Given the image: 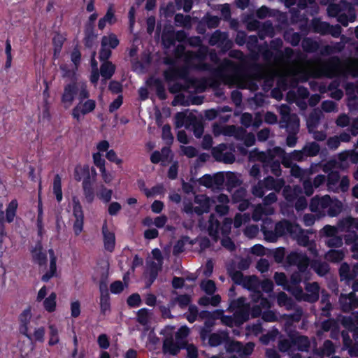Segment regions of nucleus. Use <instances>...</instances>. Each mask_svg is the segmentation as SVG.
<instances>
[{
  "instance_id": "obj_1",
  "label": "nucleus",
  "mask_w": 358,
  "mask_h": 358,
  "mask_svg": "<svg viewBox=\"0 0 358 358\" xmlns=\"http://www.w3.org/2000/svg\"><path fill=\"white\" fill-rule=\"evenodd\" d=\"M287 260L289 264L296 265L299 271L291 276L290 284L292 285L287 283L286 276L282 273H276L274 279L278 285L283 286L284 289L292 292L303 279L308 280L309 278V273L306 272L309 260L304 254L297 252H291L287 256Z\"/></svg>"
},
{
  "instance_id": "obj_2",
  "label": "nucleus",
  "mask_w": 358,
  "mask_h": 358,
  "mask_svg": "<svg viewBox=\"0 0 358 358\" xmlns=\"http://www.w3.org/2000/svg\"><path fill=\"white\" fill-rule=\"evenodd\" d=\"M229 308L234 312V317L224 316L223 311L221 310H217L213 313L202 311L199 314V317L201 318L220 317L222 322L229 327L241 325L248 320L251 308L250 305L245 302V298H239L234 301Z\"/></svg>"
},
{
  "instance_id": "obj_3",
  "label": "nucleus",
  "mask_w": 358,
  "mask_h": 358,
  "mask_svg": "<svg viewBox=\"0 0 358 358\" xmlns=\"http://www.w3.org/2000/svg\"><path fill=\"white\" fill-rule=\"evenodd\" d=\"M268 222H270V221L268 220H266L262 227V231H263L266 241L269 242H275L278 236L289 234L294 238L296 239L300 245H307V237L303 234V231L298 224H292L287 221H282L276 224L275 232H273L267 230L266 224Z\"/></svg>"
},
{
  "instance_id": "obj_4",
  "label": "nucleus",
  "mask_w": 358,
  "mask_h": 358,
  "mask_svg": "<svg viewBox=\"0 0 358 358\" xmlns=\"http://www.w3.org/2000/svg\"><path fill=\"white\" fill-rule=\"evenodd\" d=\"M234 279L236 282L242 284L243 287L250 290H255L256 288L259 286L257 278L254 276L243 277L241 273H236L234 276ZM252 299L255 303L259 302V306L252 308L251 314L253 317L259 316L262 309H266L271 307L270 302L268 299L261 297L259 291H254L252 294Z\"/></svg>"
},
{
  "instance_id": "obj_5",
  "label": "nucleus",
  "mask_w": 358,
  "mask_h": 358,
  "mask_svg": "<svg viewBox=\"0 0 358 358\" xmlns=\"http://www.w3.org/2000/svg\"><path fill=\"white\" fill-rule=\"evenodd\" d=\"M31 255L34 260L39 265L46 264L48 259H49V268L42 275V280L44 282L49 281L52 278L57 275L56 262L57 255L52 249L48 250L46 252L43 251L41 243H37L31 250Z\"/></svg>"
},
{
  "instance_id": "obj_6",
  "label": "nucleus",
  "mask_w": 358,
  "mask_h": 358,
  "mask_svg": "<svg viewBox=\"0 0 358 358\" xmlns=\"http://www.w3.org/2000/svg\"><path fill=\"white\" fill-rule=\"evenodd\" d=\"M341 73H349L353 76H358V61L350 60L344 64L340 62L328 64L323 69L314 71L311 73L313 76L324 75L334 76Z\"/></svg>"
},
{
  "instance_id": "obj_7",
  "label": "nucleus",
  "mask_w": 358,
  "mask_h": 358,
  "mask_svg": "<svg viewBox=\"0 0 358 358\" xmlns=\"http://www.w3.org/2000/svg\"><path fill=\"white\" fill-rule=\"evenodd\" d=\"M213 205V200L206 195H197L194 198V203L186 202L184 203V211L187 214L196 213L201 215L208 213Z\"/></svg>"
},
{
  "instance_id": "obj_8",
  "label": "nucleus",
  "mask_w": 358,
  "mask_h": 358,
  "mask_svg": "<svg viewBox=\"0 0 358 358\" xmlns=\"http://www.w3.org/2000/svg\"><path fill=\"white\" fill-rule=\"evenodd\" d=\"M306 293L304 294L300 287H296L292 291V294L298 300L314 302L318 299L319 286L317 283L313 282L308 284L306 287Z\"/></svg>"
},
{
  "instance_id": "obj_9",
  "label": "nucleus",
  "mask_w": 358,
  "mask_h": 358,
  "mask_svg": "<svg viewBox=\"0 0 358 358\" xmlns=\"http://www.w3.org/2000/svg\"><path fill=\"white\" fill-rule=\"evenodd\" d=\"M119 44V40L114 34H109L102 37L101 48L99 53L101 60L108 59L111 55V49L115 48Z\"/></svg>"
},
{
  "instance_id": "obj_10",
  "label": "nucleus",
  "mask_w": 358,
  "mask_h": 358,
  "mask_svg": "<svg viewBox=\"0 0 358 358\" xmlns=\"http://www.w3.org/2000/svg\"><path fill=\"white\" fill-rule=\"evenodd\" d=\"M31 317L32 314L29 308L24 310L19 317V331L27 338L31 336V332L34 328L33 324L36 323L34 320H31Z\"/></svg>"
},
{
  "instance_id": "obj_11",
  "label": "nucleus",
  "mask_w": 358,
  "mask_h": 358,
  "mask_svg": "<svg viewBox=\"0 0 358 358\" xmlns=\"http://www.w3.org/2000/svg\"><path fill=\"white\" fill-rule=\"evenodd\" d=\"M301 189L299 187H295L292 188L291 187H286L283 190V194L287 201H293L295 199L298 198V200L295 204L296 210H300L304 209L307 206L306 199L303 196H300Z\"/></svg>"
},
{
  "instance_id": "obj_12",
  "label": "nucleus",
  "mask_w": 358,
  "mask_h": 358,
  "mask_svg": "<svg viewBox=\"0 0 358 358\" xmlns=\"http://www.w3.org/2000/svg\"><path fill=\"white\" fill-rule=\"evenodd\" d=\"M276 201V195L275 193H270L264 199V206L262 205L258 206L254 210L252 219L255 221H259L262 219V215H269L273 213V209L268 206L269 204Z\"/></svg>"
},
{
  "instance_id": "obj_13",
  "label": "nucleus",
  "mask_w": 358,
  "mask_h": 358,
  "mask_svg": "<svg viewBox=\"0 0 358 358\" xmlns=\"http://www.w3.org/2000/svg\"><path fill=\"white\" fill-rule=\"evenodd\" d=\"M284 182L281 180H275L273 178H267L263 183H259L257 186L254 187L252 193L255 196L261 197L264 195V192L263 189L264 186L267 189L275 190H280L283 185Z\"/></svg>"
},
{
  "instance_id": "obj_14",
  "label": "nucleus",
  "mask_w": 358,
  "mask_h": 358,
  "mask_svg": "<svg viewBox=\"0 0 358 358\" xmlns=\"http://www.w3.org/2000/svg\"><path fill=\"white\" fill-rule=\"evenodd\" d=\"M330 202V196L325 195L322 197L315 196L312 199L310 209L317 213L320 217L327 215L328 204Z\"/></svg>"
},
{
  "instance_id": "obj_15",
  "label": "nucleus",
  "mask_w": 358,
  "mask_h": 358,
  "mask_svg": "<svg viewBox=\"0 0 358 358\" xmlns=\"http://www.w3.org/2000/svg\"><path fill=\"white\" fill-rule=\"evenodd\" d=\"M271 153L272 157L279 156L282 159V164L287 167H291V174L296 178H303L306 171L301 170L298 166H292L287 157L285 156L284 150L279 147L275 148Z\"/></svg>"
},
{
  "instance_id": "obj_16",
  "label": "nucleus",
  "mask_w": 358,
  "mask_h": 358,
  "mask_svg": "<svg viewBox=\"0 0 358 358\" xmlns=\"http://www.w3.org/2000/svg\"><path fill=\"white\" fill-rule=\"evenodd\" d=\"M151 275L153 278L162 268L163 263V257L161 251L159 249H154L152 251V257H150L147 262Z\"/></svg>"
},
{
  "instance_id": "obj_17",
  "label": "nucleus",
  "mask_w": 358,
  "mask_h": 358,
  "mask_svg": "<svg viewBox=\"0 0 358 358\" xmlns=\"http://www.w3.org/2000/svg\"><path fill=\"white\" fill-rule=\"evenodd\" d=\"M212 154L215 159L224 163H232L234 161V155L231 151H227V145L220 144L213 149Z\"/></svg>"
},
{
  "instance_id": "obj_18",
  "label": "nucleus",
  "mask_w": 358,
  "mask_h": 358,
  "mask_svg": "<svg viewBox=\"0 0 358 358\" xmlns=\"http://www.w3.org/2000/svg\"><path fill=\"white\" fill-rule=\"evenodd\" d=\"M96 106V103L94 100L89 99L82 103L80 101L79 103L73 109L72 116L77 120H80V117L87 113L94 110Z\"/></svg>"
},
{
  "instance_id": "obj_19",
  "label": "nucleus",
  "mask_w": 358,
  "mask_h": 358,
  "mask_svg": "<svg viewBox=\"0 0 358 358\" xmlns=\"http://www.w3.org/2000/svg\"><path fill=\"white\" fill-rule=\"evenodd\" d=\"M186 92H188L187 95L184 93L178 94L172 101V104L173 106H189L190 104L199 105L202 103V99L200 97H192L189 91Z\"/></svg>"
},
{
  "instance_id": "obj_20",
  "label": "nucleus",
  "mask_w": 358,
  "mask_h": 358,
  "mask_svg": "<svg viewBox=\"0 0 358 358\" xmlns=\"http://www.w3.org/2000/svg\"><path fill=\"white\" fill-rule=\"evenodd\" d=\"M253 349L254 344L252 343H248L245 346H243L239 342L232 341L227 346V350L237 352L241 357L250 355Z\"/></svg>"
},
{
  "instance_id": "obj_21",
  "label": "nucleus",
  "mask_w": 358,
  "mask_h": 358,
  "mask_svg": "<svg viewBox=\"0 0 358 358\" xmlns=\"http://www.w3.org/2000/svg\"><path fill=\"white\" fill-rule=\"evenodd\" d=\"M87 96L85 91H64L62 95V103L64 107L69 108L76 98L83 100Z\"/></svg>"
},
{
  "instance_id": "obj_22",
  "label": "nucleus",
  "mask_w": 358,
  "mask_h": 358,
  "mask_svg": "<svg viewBox=\"0 0 358 358\" xmlns=\"http://www.w3.org/2000/svg\"><path fill=\"white\" fill-rule=\"evenodd\" d=\"M104 248L109 252L113 251L115 245V236L113 231H110L105 222L102 227Z\"/></svg>"
},
{
  "instance_id": "obj_23",
  "label": "nucleus",
  "mask_w": 358,
  "mask_h": 358,
  "mask_svg": "<svg viewBox=\"0 0 358 358\" xmlns=\"http://www.w3.org/2000/svg\"><path fill=\"white\" fill-rule=\"evenodd\" d=\"M320 151V147L316 143H310L306 145L301 152L294 151L292 157L294 159L301 160L302 155L315 156Z\"/></svg>"
},
{
  "instance_id": "obj_24",
  "label": "nucleus",
  "mask_w": 358,
  "mask_h": 358,
  "mask_svg": "<svg viewBox=\"0 0 358 358\" xmlns=\"http://www.w3.org/2000/svg\"><path fill=\"white\" fill-rule=\"evenodd\" d=\"M287 109L286 107H283L281 109L282 121L286 123L285 127L292 130L297 129L299 127V120L297 115L288 113Z\"/></svg>"
},
{
  "instance_id": "obj_25",
  "label": "nucleus",
  "mask_w": 358,
  "mask_h": 358,
  "mask_svg": "<svg viewBox=\"0 0 358 358\" xmlns=\"http://www.w3.org/2000/svg\"><path fill=\"white\" fill-rule=\"evenodd\" d=\"M229 198L227 195L221 194L215 197V200H213V203H215V210L220 215H225L229 211Z\"/></svg>"
},
{
  "instance_id": "obj_26",
  "label": "nucleus",
  "mask_w": 358,
  "mask_h": 358,
  "mask_svg": "<svg viewBox=\"0 0 358 358\" xmlns=\"http://www.w3.org/2000/svg\"><path fill=\"white\" fill-rule=\"evenodd\" d=\"M340 303L344 311H349L358 306V299H355V294L351 292L348 295H341Z\"/></svg>"
},
{
  "instance_id": "obj_27",
  "label": "nucleus",
  "mask_w": 358,
  "mask_h": 358,
  "mask_svg": "<svg viewBox=\"0 0 358 358\" xmlns=\"http://www.w3.org/2000/svg\"><path fill=\"white\" fill-rule=\"evenodd\" d=\"M245 196V191L243 189H238L233 196L234 202L239 203L238 208L241 211L246 210L249 206L248 201L243 199Z\"/></svg>"
},
{
  "instance_id": "obj_28",
  "label": "nucleus",
  "mask_w": 358,
  "mask_h": 358,
  "mask_svg": "<svg viewBox=\"0 0 358 358\" xmlns=\"http://www.w3.org/2000/svg\"><path fill=\"white\" fill-rule=\"evenodd\" d=\"M43 306L44 309L48 313H53L57 309V294L55 292H52L43 301Z\"/></svg>"
},
{
  "instance_id": "obj_29",
  "label": "nucleus",
  "mask_w": 358,
  "mask_h": 358,
  "mask_svg": "<svg viewBox=\"0 0 358 358\" xmlns=\"http://www.w3.org/2000/svg\"><path fill=\"white\" fill-rule=\"evenodd\" d=\"M343 209L342 203L337 199H332L330 198L329 204H328L327 214L330 217H335L338 215Z\"/></svg>"
},
{
  "instance_id": "obj_30",
  "label": "nucleus",
  "mask_w": 358,
  "mask_h": 358,
  "mask_svg": "<svg viewBox=\"0 0 358 358\" xmlns=\"http://www.w3.org/2000/svg\"><path fill=\"white\" fill-rule=\"evenodd\" d=\"M18 206L17 200H12L6 209V220L8 222H12L16 215V210Z\"/></svg>"
},
{
  "instance_id": "obj_31",
  "label": "nucleus",
  "mask_w": 358,
  "mask_h": 358,
  "mask_svg": "<svg viewBox=\"0 0 358 358\" xmlns=\"http://www.w3.org/2000/svg\"><path fill=\"white\" fill-rule=\"evenodd\" d=\"M355 219L347 217L338 222V228L341 231H350L355 228Z\"/></svg>"
},
{
  "instance_id": "obj_32",
  "label": "nucleus",
  "mask_w": 358,
  "mask_h": 358,
  "mask_svg": "<svg viewBox=\"0 0 358 358\" xmlns=\"http://www.w3.org/2000/svg\"><path fill=\"white\" fill-rule=\"evenodd\" d=\"M208 230L209 235L215 240H217L219 235V223L213 215H211L210 217Z\"/></svg>"
},
{
  "instance_id": "obj_33",
  "label": "nucleus",
  "mask_w": 358,
  "mask_h": 358,
  "mask_svg": "<svg viewBox=\"0 0 358 358\" xmlns=\"http://www.w3.org/2000/svg\"><path fill=\"white\" fill-rule=\"evenodd\" d=\"M115 20H116L114 15V12L112 9L110 8L107 11L106 15L99 20L98 24L99 28L100 29H103L106 26V24H112L115 23Z\"/></svg>"
},
{
  "instance_id": "obj_34",
  "label": "nucleus",
  "mask_w": 358,
  "mask_h": 358,
  "mask_svg": "<svg viewBox=\"0 0 358 358\" xmlns=\"http://www.w3.org/2000/svg\"><path fill=\"white\" fill-rule=\"evenodd\" d=\"M49 341L48 344L50 345H55L59 341V331L57 327L52 324H49Z\"/></svg>"
},
{
  "instance_id": "obj_35",
  "label": "nucleus",
  "mask_w": 358,
  "mask_h": 358,
  "mask_svg": "<svg viewBox=\"0 0 358 358\" xmlns=\"http://www.w3.org/2000/svg\"><path fill=\"white\" fill-rule=\"evenodd\" d=\"M45 336V329L43 327H34L31 332V336L27 337L30 341L43 342Z\"/></svg>"
},
{
  "instance_id": "obj_36",
  "label": "nucleus",
  "mask_w": 358,
  "mask_h": 358,
  "mask_svg": "<svg viewBox=\"0 0 358 358\" xmlns=\"http://www.w3.org/2000/svg\"><path fill=\"white\" fill-rule=\"evenodd\" d=\"M115 71V66L109 62H104L101 66V75L105 79L110 78Z\"/></svg>"
},
{
  "instance_id": "obj_37",
  "label": "nucleus",
  "mask_w": 358,
  "mask_h": 358,
  "mask_svg": "<svg viewBox=\"0 0 358 358\" xmlns=\"http://www.w3.org/2000/svg\"><path fill=\"white\" fill-rule=\"evenodd\" d=\"M52 189L57 201H61L62 200V181L59 175L55 176L54 178Z\"/></svg>"
},
{
  "instance_id": "obj_38",
  "label": "nucleus",
  "mask_w": 358,
  "mask_h": 358,
  "mask_svg": "<svg viewBox=\"0 0 358 358\" xmlns=\"http://www.w3.org/2000/svg\"><path fill=\"white\" fill-rule=\"evenodd\" d=\"M292 340L295 350H305L308 347V340L305 336H298Z\"/></svg>"
},
{
  "instance_id": "obj_39",
  "label": "nucleus",
  "mask_w": 358,
  "mask_h": 358,
  "mask_svg": "<svg viewBox=\"0 0 358 358\" xmlns=\"http://www.w3.org/2000/svg\"><path fill=\"white\" fill-rule=\"evenodd\" d=\"M100 307L103 314H106L110 311V299L107 292L101 294Z\"/></svg>"
},
{
  "instance_id": "obj_40",
  "label": "nucleus",
  "mask_w": 358,
  "mask_h": 358,
  "mask_svg": "<svg viewBox=\"0 0 358 358\" xmlns=\"http://www.w3.org/2000/svg\"><path fill=\"white\" fill-rule=\"evenodd\" d=\"M221 301V298L219 295H215L212 297L204 296L199 299V303L201 306L212 305L213 306H217Z\"/></svg>"
},
{
  "instance_id": "obj_41",
  "label": "nucleus",
  "mask_w": 358,
  "mask_h": 358,
  "mask_svg": "<svg viewBox=\"0 0 358 358\" xmlns=\"http://www.w3.org/2000/svg\"><path fill=\"white\" fill-rule=\"evenodd\" d=\"M344 257V253L342 250H330L325 256V258L328 261L338 262L342 260Z\"/></svg>"
},
{
  "instance_id": "obj_42",
  "label": "nucleus",
  "mask_w": 358,
  "mask_h": 358,
  "mask_svg": "<svg viewBox=\"0 0 358 358\" xmlns=\"http://www.w3.org/2000/svg\"><path fill=\"white\" fill-rule=\"evenodd\" d=\"M226 338L227 335L224 333L213 334L208 338V343L211 346H217L220 345Z\"/></svg>"
},
{
  "instance_id": "obj_43",
  "label": "nucleus",
  "mask_w": 358,
  "mask_h": 358,
  "mask_svg": "<svg viewBox=\"0 0 358 358\" xmlns=\"http://www.w3.org/2000/svg\"><path fill=\"white\" fill-rule=\"evenodd\" d=\"M73 213L76 218H84L82 206L78 199L76 196L72 199Z\"/></svg>"
},
{
  "instance_id": "obj_44",
  "label": "nucleus",
  "mask_w": 358,
  "mask_h": 358,
  "mask_svg": "<svg viewBox=\"0 0 358 358\" xmlns=\"http://www.w3.org/2000/svg\"><path fill=\"white\" fill-rule=\"evenodd\" d=\"M250 220V217L249 214H247V213H244V214L238 213L235 216L234 226L236 228H238L243 224H245V223L249 222Z\"/></svg>"
},
{
  "instance_id": "obj_45",
  "label": "nucleus",
  "mask_w": 358,
  "mask_h": 358,
  "mask_svg": "<svg viewBox=\"0 0 358 358\" xmlns=\"http://www.w3.org/2000/svg\"><path fill=\"white\" fill-rule=\"evenodd\" d=\"M278 303L280 306H285L287 309H290L292 306V300L284 292L278 294Z\"/></svg>"
},
{
  "instance_id": "obj_46",
  "label": "nucleus",
  "mask_w": 358,
  "mask_h": 358,
  "mask_svg": "<svg viewBox=\"0 0 358 358\" xmlns=\"http://www.w3.org/2000/svg\"><path fill=\"white\" fill-rule=\"evenodd\" d=\"M113 192L103 186L101 187V190L98 192L97 196L103 201L108 203L110 201L112 197Z\"/></svg>"
},
{
  "instance_id": "obj_47",
  "label": "nucleus",
  "mask_w": 358,
  "mask_h": 358,
  "mask_svg": "<svg viewBox=\"0 0 358 358\" xmlns=\"http://www.w3.org/2000/svg\"><path fill=\"white\" fill-rule=\"evenodd\" d=\"M339 180V176L337 172H331L329 174L328 177V187L329 189L335 191L336 190V185L338 183Z\"/></svg>"
},
{
  "instance_id": "obj_48",
  "label": "nucleus",
  "mask_w": 358,
  "mask_h": 358,
  "mask_svg": "<svg viewBox=\"0 0 358 358\" xmlns=\"http://www.w3.org/2000/svg\"><path fill=\"white\" fill-rule=\"evenodd\" d=\"M212 180H213L214 188H219L225 182L226 174L222 173H216L212 176Z\"/></svg>"
},
{
  "instance_id": "obj_49",
  "label": "nucleus",
  "mask_w": 358,
  "mask_h": 358,
  "mask_svg": "<svg viewBox=\"0 0 358 358\" xmlns=\"http://www.w3.org/2000/svg\"><path fill=\"white\" fill-rule=\"evenodd\" d=\"M201 287L204 292L209 294H213L216 289L214 282L210 280L203 281Z\"/></svg>"
},
{
  "instance_id": "obj_50",
  "label": "nucleus",
  "mask_w": 358,
  "mask_h": 358,
  "mask_svg": "<svg viewBox=\"0 0 358 358\" xmlns=\"http://www.w3.org/2000/svg\"><path fill=\"white\" fill-rule=\"evenodd\" d=\"M150 318V314L148 310L143 308L138 312V321L139 323L145 325L148 324Z\"/></svg>"
},
{
  "instance_id": "obj_51",
  "label": "nucleus",
  "mask_w": 358,
  "mask_h": 358,
  "mask_svg": "<svg viewBox=\"0 0 358 358\" xmlns=\"http://www.w3.org/2000/svg\"><path fill=\"white\" fill-rule=\"evenodd\" d=\"M164 349L165 352L171 355H176L179 350L178 347L175 345L171 341L166 339L164 343Z\"/></svg>"
},
{
  "instance_id": "obj_52",
  "label": "nucleus",
  "mask_w": 358,
  "mask_h": 358,
  "mask_svg": "<svg viewBox=\"0 0 358 358\" xmlns=\"http://www.w3.org/2000/svg\"><path fill=\"white\" fill-rule=\"evenodd\" d=\"M312 267L315 272L320 275H324L328 271V265L327 264H320L315 262L313 264Z\"/></svg>"
},
{
  "instance_id": "obj_53",
  "label": "nucleus",
  "mask_w": 358,
  "mask_h": 358,
  "mask_svg": "<svg viewBox=\"0 0 358 358\" xmlns=\"http://www.w3.org/2000/svg\"><path fill=\"white\" fill-rule=\"evenodd\" d=\"M338 227H334L331 225H326L323 227L321 232L326 236L330 238L334 236H336L338 233Z\"/></svg>"
},
{
  "instance_id": "obj_54",
  "label": "nucleus",
  "mask_w": 358,
  "mask_h": 358,
  "mask_svg": "<svg viewBox=\"0 0 358 358\" xmlns=\"http://www.w3.org/2000/svg\"><path fill=\"white\" fill-rule=\"evenodd\" d=\"M340 158L342 160L350 159L353 163H357L358 162V152L347 151L341 153L340 155Z\"/></svg>"
},
{
  "instance_id": "obj_55",
  "label": "nucleus",
  "mask_w": 358,
  "mask_h": 358,
  "mask_svg": "<svg viewBox=\"0 0 358 358\" xmlns=\"http://www.w3.org/2000/svg\"><path fill=\"white\" fill-rule=\"evenodd\" d=\"M147 86L150 88H155L156 90H160L163 87L162 80L155 76L151 77L147 81Z\"/></svg>"
},
{
  "instance_id": "obj_56",
  "label": "nucleus",
  "mask_w": 358,
  "mask_h": 358,
  "mask_svg": "<svg viewBox=\"0 0 358 358\" xmlns=\"http://www.w3.org/2000/svg\"><path fill=\"white\" fill-rule=\"evenodd\" d=\"M279 348L280 351L287 352L289 350H294V346L293 345V340H282L279 344Z\"/></svg>"
},
{
  "instance_id": "obj_57",
  "label": "nucleus",
  "mask_w": 358,
  "mask_h": 358,
  "mask_svg": "<svg viewBox=\"0 0 358 358\" xmlns=\"http://www.w3.org/2000/svg\"><path fill=\"white\" fill-rule=\"evenodd\" d=\"M345 241L347 244L352 245V250L354 252L353 256L354 257L358 259V236L355 235L353 240H351L349 237H347Z\"/></svg>"
},
{
  "instance_id": "obj_58",
  "label": "nucleus",
  "mask_w": 358,
  "mask_h": 358,
  "mask_svg": "<svg viewBox=\"0 0 358 358\" xmlns=\"http://www.w3.org/2000/svg\"><path fill=\"white\" fill-rule=\"evenodd\" d=\"M225 182L230 187H235L238 183L237 176L233 173H226Z\"/></svg>"
},
{
  "instance_id": "obj_59",
  "label": "nucleus",
  "mask_w": 358,
  "mask_h": 358,
  "mask_svg": "<svg viewBox=\"0 0 358 358\" xmlns=\"http://www.w3.org/2000/svg\"><path fill=\"white\" fill-rule=\"evenodd\" d=\"M187 121L186 114L184 113H178L175 115V124L176 127L180 128L184 126Z\"/></svg>"
},
{
  "instance_id": "obj_60",
  "label": "nucleus",
  "mask_w": 358,
  "mask_h": 358,
  "mask_svg": "<svg viewBox=\"0 0 358 358\" xmlns=\"http://www.w3.org/2000/svg\"><path fill=\"white\" fill-rule=\"evenodd\" d=\"M327 244L329 247H340L343 244L342 238L340 236H334L332 237L329 238V239L327 241Z\"/></svg>"
},
{
  "instance_id": "obj_61",
  "label": "nucleus",
  "mask_w": 358,
  "mask_h": 358,
  "mask_svg": "<svg viewBox=\"0 0 358 358\" xmlns=\"http://www.w3.org/2000/svg\"><path fill=\"white\" fill-rule=\"evenodd\" d=\"M80 314V303L78 301L71 303V315L73 317H78Z\"/></svg>"
},
{
  "instance_id": "obj_62",
  "label": "nucleus",
  "mask_w": 358,
  "mask_h": 358,
  "mask_svg": "<svg viewBox=\"0 0 358 358\" xmlns=\"http://www.w3.org/2000/svg\"><path fill=\"white\" fill-rule=\"evenodd\" d=\"M190 302V297L188 295H181L174 299L171 306L178 303L181 307H185Z\"/></svg>"
},
{
  "instance_id": "obj_63",
  "label": "nucleus",
  "mask_w": 358,
  "mask_h": 358,
  "mask_svg": "<svg viewBox=\"0 0 358 358\" xmlns=\"http://www.w3.org/2000/svg\"><path fill=\"white\" fill-rule=\"evenodd\" d=\"M93 160L94 164L99 170L105 169V160L101 157V155L99 152H96L93 155Z\"/></svg>"
},
{
  "instance_id": "obj_64",
  "label": "nucleus",
  "mask_w": 358,
  "mask_h": 358,
  "mask_svg": "<svg viewBox=\"0 0 358 358\" xmlns=\"http://www.w3.org/2000/svg\"><path fill=\"white\" fill-rule=\"evenodd\" d=\"M141 302V297L138 294H134L131 295L127 299L128 305L131 307H136L140 306Z\"/></svg>"
}]
</instances>
